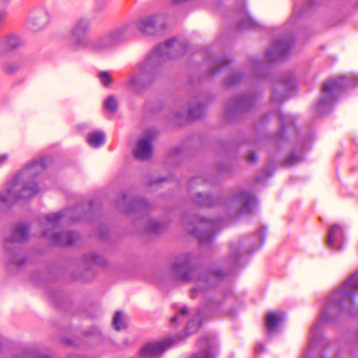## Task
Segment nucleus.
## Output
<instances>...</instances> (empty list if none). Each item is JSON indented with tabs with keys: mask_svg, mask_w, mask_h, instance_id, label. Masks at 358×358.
<instances>
[{
	"mask_svg": "<svg viewBox=\"0 0 358 358\" xmlns=\"http://www.w3.org/2000/svg\"><path fill=\"white\" fill-rule=\"evenodd\" d=\"M185 48V42L176 38L167 40L158 45L152 52L134 66L126 81V87L133 92H141L155 78L161 62L182 55Z\"/></svg>",
	"mask_w": 358,
	"mask_h": 358,
	"instance_id": "1",
	"label": "nucleus"
},
{
	"mask_svg": "<svg viewBox=\"0 0 358 358\" xmlns=\"http://www.w3.org/2000/svg\"><path fill=\"white\" fill-rule=\"evenodd\" d=\"M358 293V271L353 274L340 289L335 291L328 299L329 308L325 309L321 313L317 323L310 329V337L308 343V352L305 358H311L313 350L317 346L320 341V333L321 324L330 320L329 313L331 306H335L339 311L351 312V306L353 303V298Z\"/></svg>",
	"mask_w": 358,
	"mask_h": 358,
	"instance_id": "2",
	"label": "nucleus"
},
{
	"mask_svg": "<svg viewBox=\"0 0 358 358\" xmlns=\"http://www.w3.org/2000/svg\"><path fill=\"white\" fill-rule=\"evenodd\" d=\"M194 257L185 253L176 258L171 264V273L173 277L180 282L194 281L195 287L192 289L191 297L192 299L206 295L207 289L215 285V279L222 277L220 271L214 273H201L193 265Z\"/></svg>",
	"mask_w": 358,
	"mask_h": 358,
	"instance_id": "3",
	"label": "nucleus"
},
{
	"mask_svg": "<svg viewBox=\"0 0 358 358\" xmlns=\"http://www.w3.org/2000/svg\"><path fill=\"white\" fill-rule=\"evenodd\" d=\"M50 162L51 159L47 157L34 160L28 164L8 185L6 195H0V203L7 205L18 199H28L36 194L38 188L32 178Z\"/></svg>",
	"mask_w": 358,
	"mask_h": 358,
	"instance_id": "4",
	"label": "nucleus"
},
{
	"mask_svg": "<svg viewBox=\"0 0 358 358\" xmlns=\"http://www.w3.org/2000/svg\"><path fill=\"white\" fill-rule=\"evenodd\" d=\"M78 207H76L45 215L41 221L43 236L59 245L73 243L78 238V234L76 232L58 229L71 222L79 220L80 216L76 215L78 213Z\"/></svg>",
	"mask_w": 358,
	"mask_h": 358,
	"instance_id": "5",
	"label": "nucleus"
},
{
	"mask_svg": "<svg viewBox=\"0 0 358 358\" xmlns=\"http://www.w3.org/2000/svg\"><path fill=\"white\" fill-rule=\"evenodd\" d=\"M135 34V24L131 21L116 27L107 34L94 41V52H104L125 42Z\"/></svg>",
	"mask_w": 358,
	"mask_h": 358,
	"instance_id": "6",
	"label": "nucleus"
},
{
	"mask_svg": "<svg viewBox=\"0 0 358 358\" xmlns=\"http://www.w3.org/2000/svg\"><path fill=\"white\" fill-rule=\"evenodd\" d=\"M358 85V77L348 78L342 76L328 79L322 87V94L317 104V110L322 113V108L331 105L345 88L355 87Z\"/></svg>",
	"mask_w": 358,
	"mask_h": 358,
	"instance_id": "7",
	"label": "nucleus"
},
{
	"mask_svg": "<svg viewBox=\"0 0 358 358\" xmlns=\"http://www.w3.org/2000/svg\"><path fill=\"white\" fill-rule=\"evenodd\" d=\"M91 29V21L88 17L77 19L69 33V44L74 50H90L94 52V41L91 42L87 34Z\"/></svg>",
	"mask_w": 358,
	"mask_h": 358,
	"instance_id": "8",
	"label": "nucleus"
},
{
	"mask_svg": "<svg viewBox=\"0 0 358 358\" xmlns=\"http://www.w3.org/2000/svg\"><path fill=\"white\" fill-rule=\"evenodd\" d=\"M135 24V31H140L152 34L162 31L165 28V18L162 15H156L142 17L138 20H133Z\"/></svg>",
	"mask_w": 358,
	"mask_h": 358,
	"instance_id": "9",
	"label": "nucleus"
},
{
	"mask_svg": "<svg viewBox=\"0 0 358 358\" xmlns=\"http://www.w3.org/2000/svg\"><path fill=\"white\" fill-rule=\"evenodd\" d=\"M197 224L192 232L198 238L199 243L204 245L210 243L215 232L216 223L203 217H199Z\"/></svg>",
	"mask_w": 358,
	"mask_h": 358,
	"instance_id": "10",
	"label": "nucleus"
},
{
	"mask_svg": "<svg viewBox=\"0 0 358 358\" xmlns=\"http://www.w3.org/2000/svg\"><path fill=\"white\" fill-rule=\"evenodd\" d=\"M155 138V132L152 130L145 131L138 138L134 150L136 159L145 160L151 157L152 152V142Z\"/></svg>",
	"mask_w": 358,
	"mask_h": 358,
	"instance_id": "11",
	"label": "nucleus"
},
{
	"mask_svg": "<svg viewBox=\"0 0 358 358\" xmlns=\"http://www.w3.org/2000/svg\"><path fill=\"white\" fill-rule=\"evenodd\" d=\"M292 41L290 37L276 40L272 47L266 52L265 59L268 62L280 60L291 50Z\"/></svg>",
	"mask_w": 358,
	"mask_h": 358,
	"instance_id": "12",
	"label": "nucleus"
},
{
	"mask_svg": "<svg viewBox=\"0 0 358 358\" xmlns=\"http://www.w3.org/2000/svg\"><path fill=\"white\" fill-rule=\"evenodd\" d=\"M50 22V15L44 8L32 10L27 20V27L33 31H39L45 28Z\"/></svg>",
	"mask_w": 358,
	"mask_h": 358,
	"instance_id": "13",
	"label": "nucleus"
},
{
	"mask_svg": "<svg viewBox=\"0 0 358 358\" xmlns=\"http://www.w3.org/2000/svg\"><path fill=\"white\" fill-rule=\"evenodd\" d=\"M220 306V302L215 301L214 299L210 298L208 301L204 304L203 310H198L194 317L190 320L187 325V334L188 335L195 333L200 327L201 315L205 313H215L217 312V308Z\"/></svg>",
	"mask_w": 358,
	"mask_h": 358,
	"instance_id": "14",
	"label": "nucleus"
},
{
	"mask_svg": "<svg viewBox=\"0 0 358 358\" xmlns=\"http://www.w3.org/2000/svg\"><path fill=\"white\" fill-rule=\"evenodd\" d=\"M175 341L176 340L173 338H167L161 341L149 343L141 349L140 355L145 358L159 356L167 350Z\"/></svg>",
	"mask_w": 358,
	"mask_h": 358,
	"instance_id": "15",
	"label": "nucleus"
},
{
	"mask_svg": "<svg viewBox=\"0 0 358 358\" xmlns=\"http://www.w3.org/2000/svg\"><path fill=\"white\" fill-rule=\"evenodd\" d=\"M295 87V79L292 74L287 75L282 80V86L275 88L271 94V102L280 104L290 96L289 92Z\"/></svg>",
	"mask_w": 358,
	"mask_h": 358,
	"instance_id": "16",
	"label": "nucleus"
},
{
	"mask_svg": "<svg viewBox=\"0 0 358 358\" xmlns=\"http://www.w3.org/2000/svg\"><path fill=\"white\" fill-rule=\"evenodd\" d=\"M256 95L246 94L234 98L229 102L227 110L229 113L235 114L249 110L257 101Z\"/></svg>",
	"mask_w": 358,
	"mask_h": 358,
	"instance_id": "17",
	"label": "nucleus"
},
{
	"mask_svg": "<svg viewBox=\"0 0 358 358\" xmlns=\"http://www.w3.org/2000/svg\"><path fill=\"white\" fill-rule=\"evenodd\" d=\"M201 351L194 355L191 358H215L216 341L212 336H206L198 343Z\"/></svg>",
	"mask_w": 358,
	"mask_h": 358,
	"instance_id": "18",
	"label": "nucleus"
},
{
	"mask_svg": "<svg viewBox=\"0 0 358 358\" xmlns=\"http://www.w3.org/2000/svg\"><path fill=\"white\" fill-rule=\"evenodd\" d=\"M343 231L342 227L338 224H334L329 231L327 236L328 245L334 249L341 250L342 248V240Z\"/></svg>",
	"mask_w": 358,
	"mask_h": 358,
	"instance_id": "19",
	"label": "nucleus"
},
{
	"mask_svg": "<svg viewBox=\"0 0 358 358\" xmlns=\"http://www.w3.org/2000/svg\"><path fill=\"white\" fill-rule=\"evenodd\" d=\"M22 39L16 35H9L0 39V55L16 50L23 45Z\"/></svg>",
	"mask_w": 358,
	"mask_h": 358,
	"instance_id": "20",
	"label": "nucleus"
},
{
	"mask_svg": "<svg viewBox=\"0 0 358 358\" xmlns=\"http://www.w3.org/2000/svg\"><path fill=\"white\" fill-rule=\"evenodd\" d=\"M236 201L241 207V213H251L256 205L254 196L245 191H241L236 195Z\"/></svg>",
	"mask_w": 358,
	"mask_h": 358,
	"instance_id": "21",
	"label": "nucleus"
},
{
	"mask_svg": "<svg viewBox=\"0 0 358 358\" xmlns=\"http://www.w3.org/2000/svg\"><path fill=\"white\" fill-rule=\"evenodd\" d=\"M28 227L22 224L15 226L11 235L6 239V244L13 243H21L28 238Z\"/></svg>",
	"mask_w": 358,
	"mask_h": 358,
	"instance_id": "22",
	"label": "nucleus"
},
{
	"mask_svg": "<svg viewBox=\"0 0 358 358\" xmlns=\"http://www.w3.org/2000/svg\"><path fill=\"white\" fill-rule=\"evenodd\" d=\"M285 319V314L281 311L268 313L266 317L265 324L268 333H273L278 325Z\"/></svg>",
	"mask_w": 358,
	"mask_h": 358,
	"instance_id": "23",
	"label": "nucleus"
},
{
	"mask_svg": "<svg viewBox=\"0 0 358 358\" xmlns=\"http://www.w3.org/2000/svg\"><path fill=\"white\" fill-rule=\"evenodd\" d=\"M204 112V106L201 104H197L194 106H191L186 114H181L178 116L180 118L192 120L200 118L203 115Z\"/></svg>",
	"mask_w": 358,
	"mask_h": 358,
	"instance_id": "24",
	"label": "nucleus"
},
{
	"mask_svg": "<svg viewBox=\"0 0 358 358\" xmlns=\"http://www.w3.org/2000/svg\"><path fill=\"white\" fill-rule=\"evenodd\" d=\"M105 135L103 132L96 131L88 135L87 143L92 148H99L103 144Z\"/></svg>",
	"mask_w": 358,
	"mask_h": 358,
	"instance_id": "25",
	"label": "nucleus"
},
{
	"mask_svg": "<svg viewBox=\"0 0 358 358\" xmlns=\"http://www.w3.org/2000/svg\"><path fill=\"white\" fill-rule=\"evenodd\" d=\"M241 21L239 22L238 27L241 29H252L257 27V23L255 22L246 12L243 14Z\"/></svg>",
	"mask_w": 358,
	"mask_h": 358,
	"instance_id": "26",
	"label": "nucleus"
},
{
	"mask_svg": "<svg viewBox=\"0 0 358 358\" xmlns=\"http://www.w3.org/2000/svg\"><path fill=\"white\" fill-rule=\"evenodd\" d=\"M114 329L120 331L126 327L125 316L122 312H117L113 320Z\"/></svg>",
	"mask_w": 358,
	"mask_h": 358,
	"instance_id": "27",
	"label": "nucleus"
},
{
	"mask_svg": "<svg viewBox=\"0 0 358 358\" xmlns=\"http://www.w3.org/2000/svg\"><path fill=\"white\" fill-rule=\"evenodd\" d=\"M231 62V60L228 57H224L218 61H216L214 64V66L210 69L211 73L214 74L221 71L222 70L227 68Z\"/></svg>",
	"mask_w": 358,
	"mask_h": 358,
	"instance_id": "28",
	"label": "nucleus"
},
{
	"mask_svg": "<svg viewBox=\"0 0 358 358\" xmlns=\"http://www.w3.org/2000/svg\"><path fill=\"white\" fill-rule=\"evenodd\" d=\"M250 67L255 76H259V71L264 69V62L259 58H253L250 60Z\"/></svg>",
	"mask_w": 358,
	"mask_h": 358,
	"instance_id": "29",
	"label": "nucleus"
},
{
	"mask_svg": "<svg viewBox=\"0 0 358 358\" xmlns=\"http://www.w3.org/2000/svg\"><path fill=\"white\" fill-rule=\"evenodd\" d=\"M21 67L19 62H8L3 66V71L7 74L15 73Z\"/></svg>",
	"mask_w": 358,
	"mask_h": 358,
	"instance_id": "30",
	"label": "nucleus"
},
{
	"mask_svg": "<svg viewBox=\"0 0 358 358\" xmlns=\"http://www.w3.org/2000/svg\"><path fill=\"white\" fill-rule=\"evenodd\" d=\"M189 315V310L186 306H182L177 310V314L171 320L173 323H178L180 321L186 320Z\"/></svg>",
	"mask_w": 358,
	"mask_h": 358,
	"instance_id": "31",
	"label": "nucleus"
},
{
	"mask_svg": "<svg viewBox=\"0 0 358 358\" xmlns=\"http://www.w3.org/2000/svg\"><path fill=\"white\" fill-rule=\"evenodd\" d=\"M104 106L108 112H115L117 108V101L116 98L113 95L109 96L104 102Z\"/></svg>",
	"mask_w": 358,
	"mask_h": 358,
	"instance_id": "32",
	"label": "nucleus"
},
{
	"mask_svg": "<svg viewBox=\"0 0 358 358\" xmlns=\"http://www.w3.org/2000/svg\"><path fill=\"white\" fill-rule=\"evenodd\" d=\"M243 79L240 73H233L224 80V84L227 86H233L239 83Z\"/></svg>",
	"mask_w": 358,
	"mask_h": 358,
	"instance_id": "33",
	"label": "nucleus"
},
{
	"mask_svg": "<svg viewBox=\"0 0 358 358\" xmlns=\"http://www.w3.org/2000/svg\"><path fill=\"white\" fill-rule=\"evenodd\" d=\"M164 228L162 224L158 221L151 220L148 224V231L152 233H158L161 231Z\"/></svg>",
	"mask_w": 358,
	"mask_h": 358,
	"instance_id": "34",
	"label": "nucleus"
},
{
	"mask_svg": "<svg viewBox=\"0 0 358 358\" xmlns=\"http://www.w3.org/2000/svg\"><path fill=\"white\" fill-rule=\"evenodd\" d=\"M98 76L104 87H108L113 81L110 74L107 71H100Z\"/></svg>",
	"mask_w": 358,
	"mask_h": 358,
	"instance_id": "35",
	"label": "nucleus"
},
{
	"mask_svg": "<svg viewBox=\"0 0 358 358\" xmlns=\"http://www.w3.org/2000/svg\"><path fill=\"white\" fill-rule=\"evenodd\" d=\"M85 261L89 264H101L102 258L96 253H90L85 256Z\"/></svg>",
	"mask_w": 358,
	"mask_h": 358,
	"instance_id": "36",
	"label": "nucleus"
},
{
	"mask_svg": "<svg viewBox=\"0 0 358 358\" xmlns=\"http://www.w3.org/2000/svg\"><path fill=\"white\" fill-rule=\"evenodd\" d=\"M194 200L200 205L212 206L213 204L209 196H203L200 193L196 195Z\"/></svg>",
	"mask_w": 358,
	"mask_h": 358,
	"instance_id": "37",
	"label": "nucleus"
},
{
	"mask_svg": "<svg viewBox=\"0 0 358 358\" xmlns=\"http://www.w3.org/2000/svg\"><path fill=\"white\" fill-rule=\"evenodd\" d=\"M147 206L148 203L144 199L138 198L132 202V209H131V210L145 208L147 207ZM128 211H130V210H128Z\"/></svg>",
	"mask_w": 358,
	"mask_h": 358,
	"instance_id": "38",
	"label": "nucleus"
},
{
	"mask_svg": "<svg viewBox=\"0 0 358 358\" xmlns=\"http://www.w3.org/2000/svg\"><path fill=\"white\" fill-rule=\"evenodd\" d=\"M14 358H50L46 355L34 354L29 351H24Z\"/></svg>",
	"mask_w": 358,
	"mask_h": 358,
	"instance_id": "39",
	"label": "nucleus"
},
{
	"mask_svg": "<svg viewBox=\"0 0 358 358\" xmlns=\"http://www.w3.org/2000/svg\"><path fill=\"white\" fill-rule=\"evenodd\" d=\"M239 245L240 243L238 242L233 243L230 245L231 257L235 262H236L240 257Z\"/></svg>",
	"mask_w": 358,
	"mask_h": 358,
	"instance_id": "40",
	"label": "nucleus"
},
{
	"mask_svg": "<svg viewBox=\"0 0 358 358\" xmlns=\"http://www.w3.org/2000/svg\"><path fill=\"white\" fill-rule=\"evenodd\" d=\"M301 157L299 154H296V152H292L286 159L285 163L287 165H293L301 161Z\"/></svg>",
	"mask_w": 358,
	"mask_h": 358,
	"instance_id": "41",
	"label": "nucleus"
},
{
	"mask_svg": "<svg viewBox=\"0 0 358 358\" xmlns=\"http://www.w3.org/2000/svg\"><path fill=\"white\" fill-rule=\"evenodd\" d=\"M255 237L258 239L259 241V245H262L264 242V240L265 238V236H266V231H265V229H261L259 230H258L255 234Z\"/></svg>",
	"mask_w": 358,
	"mask_h": 358,
	"instance_id": "42",
	"label": "nucleus"
},
{
	"mask_svg": "<svg viewBox=\"0 0 358 358\" xmlns=\"http://www.w3.org/2000/svg\"><path fill=\"white\" fill-rule=\"evenodd\" d=\"M25 262V259L22 257L20 253H17L15 257L11 259V262L17 266L22 265Z\"/></svg>",
	"mask_w": 358,
	"mask_h": 358,
	"instance_id": "43",
	"label": "nucleus"
},
{
	"mask_svg": "<svg viewBox=\"0 0 358 358\" xmlns=\"http://www.w3.org/2000/svg\"><path fill=\"white\" fill-rule=\"evenodd\" d=\"M6 11L5 10H0V28L3 26L4 20L6 17Z\"/></svg>",
	"mask_w": 358,
	"mask_h": 358,
	"instance_id": "44",
	"label": "nucleus"
},
{
	"mask_svg": "<svg viewBox=\"0 0 358 358\" xmlns=\"http://www.w3.org/2000/svg\"><path fill=\"white\" fill-rule=\"evenodd\" d=\"M264 349V345L262 343H259L258 345H257L255 348V353H259L261 352L262 351H263Z\"/></svg>",
	"mask_w": 358,
	"mask_h": 358,
	"instance_id": "45",
	"label": "nucleus"
},
{
	"mask_svg": "<svg viewBox=\"0 0 358 358\" xmlns=\"http://www.w3.org/2000/svg\"><path fill=\"white\" fill-rule=\"evenodd\" d=\"M248 159L251 162H255L257 160V156L255 153L251 152L250 153Z\"/></svg>",
	"mask_w": 358,
	"mask_h": 358,
	"instance_id": "46",
	"label": "nucleus"
},
{
	"mask_svg": "<svg viewBox=\"0 0 358 358\" xmlns=\"http://www.w3.org/2000/svg\"><path fill=\"white\" fill-rule=\"evenodd\" d=\"M8 159V155L6 154L0 155V165L4 163Z\"/></svg>",
	"mask_w": 358,
	"mask_h": 358,
	"instance_id": "47",
	"label": "nucleus"
},
{
	"mask_svg": "<svg viewBox=\"0 0 358 358\" xmlns=\"http://www.w3.org/2000/svg\"><path fill=\"white\" fill-rule=\"evenodd\" d=\"M279 118H280V122H281V123L282 124V127H285V122L283 121L284 115L282 113H279Z\"/></svg>",
	"mask_w": 358,
	"mask_h": 358,
	"instance_id": "48",
	"label": "nucleus"
},
{
	"mask_svg": "<svg viewBox=\"0 0 358 358\" xmlns=\"http://www.w3.org/2000/svg\"><path fill=\"white\" fill-rule=\"evenodd\" d=\"M122 203H127V196L126 195L123 196V197H122Z\"/></svg>",
	"mask_w": 358,
	"mask_h": 358,
	"instance_id": "49",
	"label": "nucleus"
},
{
	"mask_svg": "<svg viewBox=\"0 0 358 358\" xmlns=\"http://www.w3.org/2000/svg\"><path fill=\"white\" fill-rule=\"evenodd\" d=\"M69 358H73V357H69ZM74 358H80L79 357H76Z\"/></svg>",
	"mask_w": 358,
	"mask_h": 358,
	"instance_id": "50",
	"label": "nucleus"
}]
</instances>
